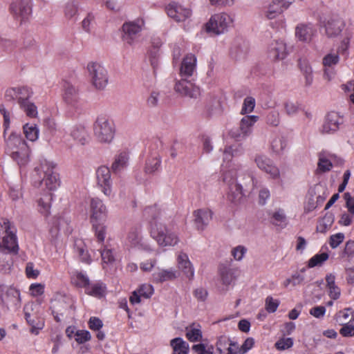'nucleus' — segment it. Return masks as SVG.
Instances as JSON below:
<instances>
[{
	"label": "nucleus",
	"mask_w": 354,
	"mask_h": 354,
	"mask_svg": "<svg viewBox=\"0 0 354 354\" xmlns=\"http://www.w3.org/2000/svg\"><path fill=\"white\" fill-rule=\"evenodd\" d=\"M87 70L92 85L97 90H104L109 83L106 69L99 63L91 62L87 65Z\"/></svg>",
	"instance_id": "nucleus-6"
},
{
	"label": "nucleus",
	"mask_w": 354,
	"mask_h": 354,
	"mask_svg": "<svg viewBox=\"0 0 354 354\" xmlns=\"http://www.w3.org/2000/svg\"><path fill=\"white\" fill-rule=\"evenodd\" d=\"M248 51V45L243 39H239L234 41L230 54L235 59L243 58Z\"/></svg>",
	"instance_id": "nucleus-28"
},
{
	"label": "nucleus",
	"mask_w": 354,
	"mask_h": 354,
	"mask_svg": "<svg viewBox=\"0 0 354 354\" xmlns=\"http://www.w3.org/2000/svg\"><path fill=\"white\" fill-rule=\"evenodd\" d=\"M180 276V272L175 268L160 269L152 274L154 283H163L167 281H173Z\"/></svg>",
	"instance_id": "nucleus-19"
},
{
	"label": "nucleus",
	"mask_w": 354,
	"mask_h": 354,
	"mask_svg": "<svg viewBox=\"0 0 354 354\" xmlns=\"http://www.w3.org/2000/svg\"><path fill=\"white\" fill-rule=\"evenodd\" d=\"M344 27V21L339 19H329L325 24V33L329 38L338 36Z\"/></svg>",
	"instance_id": "nucleus-22"
},
{
	"label": "nucleus",
	"mask_w": 354,
	"mask_h": 354,
	"mask_svg": "<svg viewBox=\"0 0 354 354\" xmlns=\"http://www.w3.org/2000/svg\"><path fill=\"white\" fill-rule=\"evenodd\" d=\"M73 138L81 145H85L88 139V133L85 127L82 125H75L71 131Z\"/></svg>",
	"instance_id": "nucleus-34"
},
{
	"label": "nucleus",
	"mask_w": 354,
	"mask_h": 354,
	"mask_svg": "<svg viewBox=\"0 0 354 354\" xmlns=\"http://www.w3.org/2000/svg\"><path fill=\"white\" fill-rule=\"evenodd\" d=\"M90 219L93 225L104 221L107 210L103 202L99 198H92L90 202Z\"/></svg>",
	"instance_id": "nucleus-12"
},
{
	"label": "nucleus",
	"mask_w": 354,
	"mask_h": 354,
	"mask_svg": "<svg viewBox=\"0 0 354 354\" xmlns=\"http://www.w3.org/2000/svg\"><path fill=\"white\" fill-rule=\"evenodd\" d=\"M20 108L26 113L27 116L30 118H36L37 116V108L32 102L27 101L19 105Z\"/></svg>",
	"instance_id": "nucleus-48"
},
{
	"label": "nucleus",
	"mask_w": 354,
	"mask_h": 354,
	"mask_svg": "<svg viewBox=\"0 0 354 354\" xmlns=\"http://www.w3.org/2000/svg\"><path fill=\"white\" fill-rule=\"evenodd\" d=\"M78 5L77 0H69L65 3L64 15L66 19L76 21L78 15Z\"/></svg>",
	"instance_id": "nucleus-33"
},
{
	"label": "nucleus",
	"mask_w": 354,
	"mask_h": 354,
	"mask_svg": "<svg viewBox=\"0 0 354 354\" xmlns=\"http://www.w3.org/2000/svg\"><path fill=\"white\" fill-rule=\"evenodd\" d=\"M233 19L227 13L216 14L206 24V30L216 35L223 33L232 24Z\"/></svg>",
	"instance_id": "nucleus-8"
},
{
	"label": "nucleus",
	"mask_w": 354,
	"mask_h": 354,
	"mask_svg": "<svg viewBox=\"0 0 354 354\" xmlns=\"http://www.w3.org/2000/svg\"><path fill=\"white\" fill-rule=\"evenodd\" d=\"M243 153V148L241 144L235 143L227 146L223 151V161L230 162L233 158L239 157Z\"/></svg>",
	"instance_id": "nucleus-31"
},
{
	"label": "nucleus",
	"mask_w": 354,
	"mask_h": 354,
	"mask_svg": "<svg viewBox=\"0 0 354 354\" xmlns=\"http://www.w3.org/2000/svg\"><path fill=\"white\" fill-rule=\"evenodd\" d=\"M168 16L176 21H183L191 16L192 11L175 2L169 3L166 8Z\"/></svg>",
	"instance_id": "nucleus-16"
},
{
	"label": "nucleus",
	"mask_w": 354,
	"mask_h": 354,
	"mask_svg": "<svg viewBox=\"0 0 354 354\" xmlns=\"http://www.w3.org/2000/svg\"><path fill=\"white\" fill-rule=\"evenodd\" d=\"M299 66L305 79V85L309 86L313 82V69L306 60L299 59Z\"/></svg>",
	"instance_id": "nucleus-36"
},
{
	"label": "nucleus",
	"mask_w": 354,
	"mask_h": 354,
	"mask_svg": "<svg viewBox=\"0 0 354 354\" xmlns=\"http://www.w3.org/2000/svg\"><path fill=\"white\" fill-rule=\"evenodd\" d=\"M291 5L288 0H273L264 10V15L268 19H275Z\"/></svg>",
	"instance_id": "nucleus-15"
},
{
	"label": "nucleus",
	"mask_w": 354,
	"mask_h": 354,
	"mask_svg": "<svg viewBox=\"0 0 354 354\" xmlns=\"http://www.w3.org/2000/svg\"><path fill=\"white\" fill-rule=\"evenodd\" d=\"M236 270L227 266H223L220 268V275L222 282L225 285L231 284L235 279Z\"/></svg>",
	"instance_id": "nucleus-38"
},
{
	"label": "nucleus",
	"mask_w": 354,
	"mask_h": 354,
	"mask_svg": "<svg viewBox=\"0 0 354 354\" xmlns=\"http://www.w3.org/2000/svg\"><path fill=\"white\" fill-rule=\"evenodd\" d=\"M153 292V287L151 285L147 283L142 284L138 290L133 292L129 299L130 302L132 304H139L141 297L145 299L150 298Z\"/></svg>",
	"instance_id": "nucleus-20"
},
{
	"label": "nucleus",
	"mask_w": 354,
	"mask_h": 354,
	"mask_svg": "<svg viewBox=\"0 0 354 354\" xmlns=\"http://www.w3.org/2000/svg\"><path fill=\"white\" fill-rule=\"evenodd\" d=\"M344 239V234L343 233H337L330 236L329 244L331 248H335L339 245L340 243L343 242Z\"/></svg>",
	"instance_id": "nucleus-63"
},
{
	"label": "nucleus",
	"mask_w": 354,
	"mask_h": 354,
	"mask_svg": "<svg viewBox=\"0 0 354 354\" xmlns=\"http://www.w3.org/2000/svg\"><path fill=\"white\" fill-rule=\"evenodd\" d=\"M259 117L257 115H245L240 121L239 130L240 136H246L252 132L253 125L258 121Z\"/></svg>",
	"instance_id": "nucleus-27"
},
{
	"label": "nucleus",
	"mask_w": 354,
	"mask_h": 354,
	"mask_svg": "<svg viewBox=\"0 0 354 354\" xmlns=\"http://www.w3.org/2000/svg\"><path fill=\"white\" fill-rule=\"evenodd\" d=\"M194 222L198 230H203L212 219V212L209 209H198L194 212Z\"/></svg>",
	"instance_id": "nucleus-26"
},
{
	"label": "nucleus",
	"mask_w": 354,
	"mask_h": 354,
	"mask_svg": "<svg viewBox=\"0 0 354 354\" xmlns=\"http://www.w3.org/2000/svg\"><path fill=\"white\" fill-rule=\"evenodd\" d=\"M342 327L339 330V333L344 337H351L354 336V326L350 323L340 324Z\"/></svg>",
	"instance_id": "nucleus-60"
},
{
	"label": "nucleus",
	"mask_w": 354,
	"mask_h": 354,
	"mask_svg": "<svg viewBox=\"0 0 354 354\" xmlns=\"http://www.w3.org/2000/svg\"><path fill=\"white\" fill-rule=\"evenodd\" d=\"M334 216L331 213H326L325 216L318 221L317 230L321 233H325L333 225Z\"/></svg>",
	"instance_id": "nucleus-39"
},
{
	"label": "nucleus",
	"mask_w": 354,
	"mask_h": 354,
	"mask_svg": "<svg viewBox=\"0 0 354 354\" xmlns=\"http://www.w3.org/2000/svg\"><path fill=\"white\" fill-rule=\"evenodd\" d=\"M177 262L178 268L182 270L187 278L192 279L194 275V270L187 254L180 252L177 257Z\"/></svg>",
	"instance_id": "nucleus-24"
},
{
	"label": "nucleus",
	"mask_w": 354,
	"mask_h": 354,
	"mask_svg": "<svg viewBox=\"0 0 354 354\" xmlns=\"http://www.w3.org/2000/svg\"><path fill=\"white\" fill-rule=\"evenodd\" d=\"M279 302L272 297H268L266 299V309L269 313H274L277 310Z\"/></svg>",
	"instance_id": "nucleus-64"
},
{
	"label": "nucleus",
	"mask_w": 354,
	"mask_h": 354,
	"mask_svg": "<svg viewBox=\"0 0 354 354\" xmlns=\"http://www.w3.org/2000/svg\"><path fill=\"white\" fill-rule=\"evenodd\" d=\"M140 227H131L128 232L127 241L131 247H136L142 239Z\"/></svg>",
	"instance_id": "nucleus-40"
},
{
	"label": "nucleus",
	"mask_w": 354,
	"mask_h": 354,
	"mask_svg": "<svg viewBox=\"0 0 354 354\" xmlns=\"http://www.w3.org/2000/svg\"><path fill=\"white\" fill-rule=\"evenodd\" d=\"M91 335L88 330H79L75 334V339L78 344H83L89 341Z\"/></svg>",
	"instance_id": "nucleus-58"
},
{
	"label": "nucleus",
	"mask_w": 354,
	"mask_h": 354,
	"mask_svg": "<svg viewBox=\"0 0 354 354\" xmlns=\"http://www.w3.org/2000/svg\"><path fill=\"white\" fill-rule=\"evenodd\" d=\"M223 181L227 186V199L234 204L241 203L257 183L253 174L242 165H234L223 171Z\"/></svg>",
	"instance_id": "nucleus-1"
},
{
	"label": "nucleus",
	"mask_w": 354,
	"mask_h": 354,
	"mask_svg": "<svg viewBox=\"0 0 354 354\" xmlns=\"http://www.w3.org/2000/svg\"><path fill=\"white\" fill-rule=\"evenodd\" d=\"M145 26V21L142 19H138L135 21L124 23L122 26V40L132 45L139 37Z\"/></svg>",
	"instance_id": "nucleus-9"
},
{
	"label": "nucleus",
	"mask_w": 354,
	"mask_h": 354,
	"mask_svg": "<svg viewBox=\"0 0 354 354\" xmlns=\"http://www.w3.org/2000/svg\"><path fill=\"white\" fill-rule=\"evenodd\" d=\"M352 319H354V313L351 308L340 310L335 315V320L339 325L348 324Z\"/></svg>",
	"instance_id": "nucleus-41"
},
{
	"label": "nucleus",
	"mask_w": 354,
	"mask_h": 354,
	"mask_svg": "<svg viewBox=\"0 0 354 354\" xmlns=\"http://www.w3.org/2000/svg\"><path fill=\"white\" fill-rule=\"evenodd\" d=\"M150 236L162 248L175 246L180 241L173 227L166 224L161 217H156L151 221Z\"/></svg>",
	"instance_id": "nucleus-3"
},
{
	"label": "nucleus",
	"mask_w": 354,
	"mask_h": 354,
	"mask_svg": "<svg viewBox=\"0 0 354 354\" xmlns=\"http://www.w3.org/2000/svg\"><path fill=\"white\" fill-rule=\"evenodd\" d=\"M196 57L192 54L187 55L181 63L180 75L185 77H191L196 70Z\"/></svg>",
	"instance_id": "nucleus-21"
},
{
	"label": "nucleus",
	"mask_w": 354,
	"mask_h": 354,
	"mask_svg": "<svg viewBox=\"0 0 354 354\" xmlns=\"http://www.w3.org/2000/svg\"><path fill=\"white\" fill-rule=\"evenodd\" d=\"M160 166V160L157 156L150 158L147 160L145 171L149 174H152L158 170Z\"/></svg>",
	"instance_id": "nucleus-50"
},
{
	"label": "nucleus",
	"mask_w": 354,
	"mask_h": 354,
	"mask_svg": "<svg viewBox=\"0 0 354 354\" xmlns=\"http://www.w3.org/2000/svg\"><path fill=\"white\" fill-rule=\"evenodd\" d=\"M37 307V305L33 303H28L25 305L24 308L25 318L27 322L32 326L30 329V332L35 335L38 334V330L41 329L42 324H35V321L34 319H32L33 315L31 313H29V310H34Z\"/></svg>",
	"instance_id": "nucleus-29"
},
{
	"label": "nucleus",
	"mask_w": 354,
	"mask_h": 354,
	"mask_svg": "<svg viewBox=\"0 0 354 354\" xmlns=\"http://www.w3.org/2000/svg\"><path fill=\"white\" fill-rule=\"evenodd\" d=\"M293 340L292 338H281L275 343V346L278 350H285L292 347Z\"/></svg>",
	"instance_id": "nucleus-61"
},
{
	"label": "nucleus",
	"mask_w": 354,
	"mask_h": 354,
	"mask_svg": "<svg viewBox=\"0 0 354 354\" xmlns=\"http://www.w3.org/2000/svg\"><path fill=\"white\" fill-rule=\"evenodd\" d=\"M37 307V305L33 303H28L25 305L24 308L25 318L27 322L32 326L30 329V332L35 335L38 334V330L41 329L42 324H35V321L34 319H32L33 315L31 313H29V310H34Z\"/></svg>",
	"instance_id": "nucleus-30"
},
{
	"label": "nucleus",
	"mask_w": 354,
	"mask_h": 354,
	"mask_svg": "<svg viewBox=\"0 0 354 354\" xmlns=\"http://www.w3.org/2000/svg\"><path fill=\"white\" fill-rule=\"evenodd\" d=\"M170 344L174 350V354H188L189 344L180 337L171 340Z\"/></svg>",
	"instance_id": "nucleus-37"
},
{
	"label": "nucleus",
	"mask_w": 354,
	"mask_h": 354,
	"mask_svg": "<svg viewBox=\"0 0 354 354\" xmlns=\"http://www.w3.org/2000/svg\"><path fill=\"white\" fill-rule=\"evenodd\" d=\"M18 250L17 237L10 229V222L7 219H1L0 251L16 254Z\"/></svg>",
	"instance_id": "nucleus-5"
},
{
	"label": "nucleus",
	"mask_w": 354,
	"mask_h": 354,
	"mask_svg": "<svg viewBox=\"0 0 354 354\" xmlns=\"http://www.w3.org/2000/svg\"><path fill=\"white\" fill-rule=\"evenodd\" d=\"M75 250L80 259L84 263H90L91 259L88 254L85 243L82 240H76L75 242Z\"/></svg>",
	"instance_id": "nucleus-35"
},
{
	"label": "nucleus",
	"mask_w": 354,
	"mask_h": 354,
	"mask_svg": "<svg viewBox=\"0 0 354 354\" xmlns=\"http://www.w3.org/2000/svg\"><path fill=\"white\" fill-rule=\"evenodd\" d=\"M315 29L311 24H299L295 29L297 38L301 41L308 42L312 39Z\"/></svg>",
	"instance_id": "nucleus-23"
},
{
	"label": "nucleus",
	"mask_w": 354,
	"mask_h": 354,
	"mask_svg": "<svg viewBox=\"0 0 354 354\" xmlns=\"http://www.w3.org/2000/svg\"><path fill=\"white\" fill-rule=\"evenodd\" d=\"M186 337L190 342H197L202 338V332L200 327H196L194 324L185 328Z\"/></svg>",
	"instance_id": "nucleus-43"
},
{
	"label": "nucleus",
	"mask_w": 354,
	"mask_h": 354,
	"mask_svg": "<svg viewBox=\"0 0 354 354\" xmlns=\"http://www.w3.org/2000/svg\"><path fill=\"white\" fill-rule=\"evenodd\" d=\"M73 281L76 286L84 287L86 288L89 286V279L88 277L82 272H77L73 277Z\"/></svg>",
	"instance_id": "nucleus-55"
},
{
	"label": "nucleus",
	"mask_w": 354,
	"mask_h": 354,
	"mask_svg": "<svg viewBox=\"0 0 354 354\" xmlns=\"http://www.w3.org/2000/svg\"><path fill=\"white\" fill-rule=\"evenodd\" d=\"M24 133L30 141L34 142L38 139L39 129L34 124H26L23 127Z\"/></svg>",
	"instance_id": "nucleus-42"
},
{
	"label": "nucleus",
	"mask_w": 354,
	"mask_h": 354,
	"mask_svg": "<svg viewBox=\"0 0 354 354\" xmlns=\"http://www.w3.org/2000/svg\"><path fill=\"white\" fill-rule=\"evenodd\" d=\"M254 162L259 169L269 174L272 179L280 178L279 169L274 164L273 161L264 155H257Z\"/></svg>",
	"instance_id": "nucleus-11"
},
{
	"label": "nucleus",
	"mask_w": 354,
	"mask_h": 354,
	"mask_svg": "<svg viewBox=\"0 0 354 354\" xmlns=\"http://www.w3.org/2000/svg\"><path fill=\"white\" fill-rule=\"evenodd\" d=\"M328 259V254L326 252L317 254L310 258L308 262V268H314L321 266L324 261Z\"/></svg>",
	"instance_id": "nucleus-47"
},
{
	"label": "nucleus",
	"mask_w": 354,
	"mask_h": 354,
	"mask_svg": "<svg viewBox=\"0 0 354 354\" xmlns=\"http://www.w3.org/2000/svg\"><path fill=\"white\" fill-rule=\"evenodd\" d=\"M286 145V140L283 137H277L274 138L271 142L272 151L278 154L283 152Z\"/></svg>",
	"instance_id": "nucleus-49"
},
{
	"label": "nucleus",
	"mask_w": 354,
	"mask_h": 354,
	"mask_svg": "<svg viewBox=\"0 0 354 354\" xmlns=\"http://www.w3.org/2000/svg\"><path fill=\"white\" fill-rule=\"evenodd\" d=\"M55 165L50 161L44 160L35 169L38 183L44 186L48 192L42 194L37 200L38 211L44 216L50 213L53 194L50 192L59 186V179L57 173L55 171Z\"/></svg>",
	"instance_id": "nucleus-2"
},
{
	"label": "nucleus",
	"mask_w": 354,
	"mask_h": 354,
	"mask_svg": "<svg viewBox=\"0 0 354 354\" xmlns=\"http://www.w3.org/2000/svg\"><path fill=\"white\" fill-rule=\"evenodd\" d=\"M6 150L19 167L26 166L30 161V150L26 141L16 133L6 139Z\"/></svg>",
	"instance_id": "nucleus-4"
},
{
	"label": "nucleus",
	"mask_w": 354,
	"mask_h": 354,
	"mask_svg": "<svg viewBox=\"0 0 354 354\" xmlns=\"http://www.w3.org/2000/svg\"><path fill=\"white\" fill-rule=\"evenodd\" d=\"M339 61V57L337 53H329L326 55L322 59V64L324 67L332 68L337 65Z\"/></svg>",
	"instance_id": "nucleus-46"
},
{
	"label": "nucleus",
	"mask_w": 354,
	"mask_h": 354,
	"mask_svg": "<svg viewBox=\"0 0 354 354\" xmlns=\"http://www.w3.org/2000/svg\"><path fill=\"white\" fill-rule=\"evenodd\" d=\"M97 185L102 193L106 196L112 195V180L111 171L109 167L101 166L96 171Z\"/></svg>",
	"instance_id": "nucleus-10"
},
{
	"label": "nucleus",
	"mask_w": 354,
	"mask_h": 354,
	"mask_svg": "<svg viewBox=\"0 0 354 354\" xmlns=\"http://www.w3.org/2000/svg\"><path fill=\"white\" fill-rule=\"evenodd\" d=\"M343 122V118L335 112L328 113L322 127V133H332L337 131Z\"/></svg>",
	"instance_id": "nucleus-17"
},
{
	"label": "nucleus",
	"mask_w": 354,
	"mask_h": 354,
	"mask_svg": "<svg viewBox=\"0 0 354 354\" xmlns=\"http://www.w3.org/2000/svg\"><path fill=\"white\" fill-rule=\"evenodd\" d=\"M64 100L68 104L75 106L79 100L78 92L75 87L70 84L64 86Z\"/></svg>",
	"instance_id": "nucleus-32"
},
{
	"label": "nucleus",
	"mask_w": 354,
	"mask_h": 354,
	"mask_svg": "<svg viewBox=\"0 0 354 354\" xmlns=\"http://www.w3.org/2000/svg\"><path fill=\"white\" fill-rule=\"evenodd\" d=\"M17 102L19 105L29 101V98L32 95V90L27 86L17 87Z\"/></svg>",
	"instance_id": "nucleus-44"
},
{
	"label": "nucleus",
	"mask_w": 354,
	"mask_h": 354,
	"mask_svg": "<svg viewBox=\"0 0 354 354\" xmlns=\"http://www.w3.org/2000/svg\"><path fill=\"white\" fill-rule=\"evenodd\" d=\"M266 123L272 127H277L280 122L279 113L276 110L270 111L266 118Z\"/></svg>",
	"instance_id": "nucleus-54"
},
{
	"label": "nucleus",
	"mask_w": 354,
	"mask_h": 354,
	"mask_svg": "<svg viewBox=\"0 0 354 354\" xmlns=\"http://www.w3.org/2000/svg\"><path fill=\"white\" fill-rule=\"evenodd\" d=\"M10 10L16 18L21 20L28 19L32 13L31 0H13Z\"/></svg>",
	"instance_id": "nucleus-13"
},
{
	"label": "nucleus",
	"mask_w": 354,
	"mask_h": 354,
	"mask_svg": "<svg viewBox=\"0 0 354 354\" xmlns=\"http://www.w3.org/2000/svg\"><path fill=\"white\" fill-rule=\"evenodd\" d=\"M94 133L99 142L110 143L113 139V122L105 117H98L94 125Z\"/></svg>",
	"instance_id": "nucleus-7"
},
{
	"label": "nucleus",
	"mask_w": 354,
	"mask_h": 354,
	"mask_svg": "<svg viewBox=\"0 0 354 354\" xmlns=\"http://www.w3.org/2000/svg\"><path fill=\"white\" fill-rule=\"evenodd\" d=\"M231 341L226 336H220L216 343V350L218 354H225L224 348L230 344Z\"/></svg>",
	"instance_id": "nucleus-59"
},
{
	"label": "nucleus",
	"mask_w": 354,
	"mask_h": 354,
	"mask_svg": "<svg viewBox=\"0 0 354 354\" xmlns=\"http://www.w3.org/2000/svg\"><path fill=\"white\" fill-rule=\"evenodd\" d=\"M207 114L211 116H218L223 113L222 105L219 100H213L207 105Z\"/></svg>",
	"instance_id": "nucleus-45"
},
{
	"label": "nucleus",
	"mask_w": 354,
	"mask_h": 354,
	"mask_svg": "<svg viewBox=\"0 0 354 354\" xmlns=\"http://www.w3.org/2000/svg\"><path fill=\"white\" fill-rule=\"evenodd\" d=\"M247 251V248L239 245L232 249L231 254L236 261H240L243 259Z\"/></svg>",
	"instance_id": "nucleus-56"
},
{
	"label": "nucleus",
	"mask_w": 354,
	"mask_h": 354,
	"mask_svg": "<svg viewBox=\"0 0 354 354\" xmlns=\"http://www.w3.org/2000/svg\"><path fill=\"white\" fill-rule=\"evenodd\" d=\"M288 54L286 43L283 40H274L269 46L268 55L274 59H283Z\"/></svg>",
	"instance_id": "nucleus-18"
},
{
	"label": "nucleus",
	"mask_w": 354,
	"mask_h": 354,
	"mask_svg": "<svg viewBox=\"0 0 354 354\" xmlns=\"http://www.w3.org/2000/svg\"><path fill=\"white\" fill-rule=\"evenodd\" d=\"M129 156L128 152L123 151L117 153L111 165L113 171L118 173L127 168L129 165Z\"/></svg>",
	"instance_id": "nucleus-25"
},
{
	"label": "nucleus",
	"mask_w": 354,
	"mask_h": 354,
	"mask_svg": "<svg viewBox=\"0 0 354 354\" xmlns=\"http://www.w3.org/2000/svg\"><path fill=\"white\" fill-rule=\"evenodd\" d=\"M284 109L288 115H294L300 109V104L297 102L287 101L284 104Z\"/></svg>",
	"instance_id": "nucleus-57"
},
{
	"label": "nucleus",
	"mask_w": 354,
	"mask_h": 354,
	"mask_svg": "<svg viewBox=\"0 0 354 354\" xmlns=\"http://www.w3.org/2000/svg\"><path fill=\"white\" fill-rule=\"evenodd\" d=\"M102 259L104 263H111L115 261V257L113 251L111 249L104 248L100 250Z\"/></svg>",
	"instance_id": "nucleus-62"
},
{
	"label": "nucleus",
	"mask_w": 354,
	"mask_h": 354,
	"mask_svg": "<svg viewBox=\"0 0 354 354\" xmlns=\"http://www.w3.org/2000/svg\"><path fill=\"white\" fill-rule=\"evenodd\" d=\"M105 290V286L100 283H95L91 286H88L86 288V293L95 296L101 297L104 295Z\"/></svg>",
	"instance_id": "nucleus-51"
},
{
	"label": "nucleus",
	"mask_w": 354,
	"mask_h": 354,
	"mask_svg": "<svg viewBox=\"0 0 354 354\" xmlns=\"http://www.w3.org/2000/svg\"><path fill=\"white\" fill-rule=\"evenodd\" d=\"M255 107V99L251 96L245 97L243 100V106L241 109V114L250 113L253 111Z\"/></svg>",
	"instance_id": "nucleus-52"
},
{
	"label": "nucleus",
	"mask_w": 354,
	"mask_h": 354,
	"mask_svg": "<svg viewBox=\"0 0 354 354\" xmlns=\"http://www.w3.org/2000/svg\"><path fill=\"white\" fill-rule=\"evenodd\" d=\"M192 350L194 351L196 354H214L213 345H208L203 343L194 345L192 346Z\"/></svg>",
	"instance_id": "nucleus-53"
},
{
	"label": "nucleus",
	"mask_w": 354,
	"mask_h": 354,
	"mask_svg": "<svg viewBox=\"0 0 354 354\" xmlns=\"http://www.w3.org/2000/svg\"><path fill=\"white\" fill-rule=\"evenodd\" d=\"M175 91L183 96L190 98H197L201 95L199 87L196 86L191 81L182 79L176 83Z\"/></svg>",
	"instance_id": "nucleus-14"
}]
</instances>
